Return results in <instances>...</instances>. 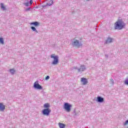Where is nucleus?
<instances>
[{
  "mask_svg": "<svg viewBox=\"0 0 128 128\" xmlns=\"http://www.w3.org/2000/svg\"><path fill=\"white\" fill-rule=\"evenodd\" d=\"M126 26V23L122 20H120L114 24L115 30H122Z\"/></svg>",
  "mask_w": 128,
  "mask_h": 128,
  "instance_id": "obj_1",
  "label": "nucleus"
},
{
  "mask_svg": "<svg viewBox=\"0 0 128 128\" xmlns=\"http://www.w3.org/2000/svg\"><path fill=\"white\" fill-rule=\"evenodd\" d=\"M72 106L69 103L66 102L64 104V108L65 109V110L67 112H70L71 108Z\"/></svg>",
  "mask_w": 128,
  "mask_h": 128,
  "instance_id": "obj_2",
  "label": "nucleus"
},
{
  "mask_svg": "<svg viewBox=\"0 0 128 128\" xmlns=\"http://www.w3.org/2000/svg\"><path fill=\"white\" fill-rule=\"evenodd\" d=\"M72 46H76V48H80L82 46V42H80L78 40H74L72 43Z\"/></svg>",
  "mask_w": 128,
  "mask_h": 128,
  "instance_id": "obj_3",
  "label": "nucleus"
},
{
  "mask_svg": "<svg viewBox=\"0 0 128 128\" xmlns=\"http://www.w3.org/2000/svg\"><path fill=\"white\" fill-rule=\"evenodd\" d=\"M51 58H54V60L52 62V64H58V56H54V54H52L50 56Z\"/></svg>",
  "mask_w": 128,
  "mask_h": 128,
  "instance_id": "obj_4",
  "label": "nucleus"
},
{
  "mask_svg": "<svg viewBox=\"0 0 128 128\" xmlns=\"http://www.w3.org/2000/svg\"><path fill=\"white\" fill-rule=\"evenodd\" d=\"M52 110L48 108H44L42 110V114L44 116H50Z\"/></svg>",
  "mask_w": 128,
  "mask_h": 128,
  "instance_id": "obj_5",
  "label": "nucleus"
},
{
  "mask_svg": "<svg viewBox=\"0 0 128 128\" xmlns=\"http://www.w3.org/2000/svg\"><path fill=\"white\" fill-rule=\"evenodd\" d=\"M74 68L78 70L79 72H84L86 70V66H84V65H82L79 68H78V67Z\"/></svg>",
  "mask_w": 128,
  "mask_h": 128,
  "instance_id": "obj_6",
  "label": "nucleus"
},
{
  "mask_svg": "<svg viewBox=\"0 0 128 128\" xmlns=\"http://www.w3.org/2000/svg\"><path fill=\"white\" fill-rule=\"evenodd\" d=\"M34 88H36L37 90H42V86L40 85L38 82H36L34 84Z\"/></svg>",
  "mask_w": 128,
  "mask_h": 128,
  "instance_id": "obj_7",
  "label": "nucleus"
},
{
  "mask_svg": "<svg viewBox=\"0 0 128 128\" xmlns=\"http://www.w3.org/2000/svg\"><path fill=\"white\" fill-rule=\"evenodd\" d=\"M112 40L114 39L110 37H108L105 41V44H110L112 42Z\"/></svg>",
  "mask_w": 128,
  "mask_h": 128,
  "instance_id": "obj_8",
  "label": "nucleus"
},
{
  "mask_svg": "<svg viewBox=\"0 0 128 128\" xmlns=\"http://www.w3.org/2000/svg\"><path fill=\"white\" fill-rule=\"evenodd\" d=\"M104 98L100 96H98L97 97V102H104Z\"/></svg>",
  "mask_w": 128,
  "mask_h": 128,
  "instance_id": "obj_9",
  "label": "nucleus"
},
{
  "mask_svg": "<svg viewBox=\"0 0 128 128\" xmlns=\"http://www.w3.org/2000/svg\"><path fill=\"white\" fill-rule=\"evenodd\" d=\"M81 82H82V84L86 86L88 84V79L86 78H82Z\"/></svg>",
  "mask_w": 128,
  "mask_h": 128,
  "instance_id": "obj_10",
  "label": "nucleus"
},
{
  "mask_svg": "<svg viewBox=\"0 0 128 128\" xmlns=\"http://www.w3.org/2000/svg\"><path fill=\"white\" fill-rule=\"evenodd\" d=\"M4 110H6V106L2 103H0V110L3 112Z\"/></svg>",
  "mask_w": 128,
  "mask_h": 128,
  "instance_id": "obj_11",
  "label": "nucleus"
},
{
  "mask_svg": "<svg viewBox=\"0 0 128 128\" xmlns=\"http://www.w3.org/2000/svg\"><path fill=\"white\" fill-rule=\"evenodd\" d=\"M31 24H33L34 26H40V23L38 22H32Z\"/></svg>",
  "mask_w": 128,
  "mask_h": 128,
  "instance_id": "obj_12",
  "label": "nucleus"
},
{
  "mask_svg": "<svg viewBox=\"0 0 128 128\" xmlns=\"http://www.w3.org/2000/svg\"><path fill=\"white\" fill-rule=\"evenodd\" d=\"M50 104L48 103H46L44 104V108H50Z\"/></svg>",
  "mask_w": 128,
  "mask_h": 128,
  "instance_id": "obj_13",
  "label": "nucleus"
},
{
  "mask_svg": "<svg viewBox=\"0 0 128 128\" xmlns=\"http://www.w3.org/2000/svg\"><path fill=\"white\" fill-rule=\"evenodd\" d=\"M58 126H59V127L60 128H66V125L64 124L59 123Z\"/></svg>",
  "mask_w": 128,
  "mask_h": 128,
  "instance_id": "obj_14",
  "label": "nucleus"
},
{
  "mask_svg": "<svg viewBox=\"0 0 128 128\" xmlns=\"http://www.w3.org/2000/svg\"><path fill=\"white\" fill-rule=\"evenodd\" d=\"M30 28L31 30H32L33 32H37V33L38 32V30H36V27L31 26Z\"/></svg>",
  "mask_w": 128,
  "mask_h": 128,
  "instance_id": "obj_15",
  "label": "nucleus"
},
{
  "mask_svg": "<svg viewBox=\"0 0 128 128\" xmlns=\"http://www.w3.org/2000/svg\"><path fill=\"white\" fill-rule=\"evenodd\" d=\"M0 8L3 10H6V7L4 6L2 3L0 4Z\"/></svg>",
  "mask_w": 128,
  "mask_h": 128,
  "instance_id": "obj_16",
  "label": "nucleus"
},
{
  "mask_svg": "<svg viewBox=\"0 0 128 128\" xmlns=\"http://www.w3.org/2000/svg\"><path fill=\"white\" fill-rule=\"evenodd\" d=\"M52 4H54V0H50L49 2H48L47 4V6H52Z\"/></svg>",
  "mask_w": 128,
  "mask_h": 128,
  "instance_id": "obj_17",
  "label": "nucleus"
},
{
  "mask_svg": "<svg viewBox=\"0 0 128 128\" xmlns=\"http://www.w3.org/2000/svg\"><path fill=\"white\" fill-rule=\"evenodd\" d=\"M10 72L12 74H14V72H16V70H14V69H10Z\"/></svg>",
  "mask_w": 128,
  "mask_h": 128,
  "instance_id": "obj_18",
  "label": "nucleus"
},
{
  "mask_svg": "<svg viewBox=\"0 0 128 128\" xmlns=\"http://www.w3.org/2000/svg\"><path fill=\"white\" fill-rule=\"evenodd\" d=\"M0 43L1 44H4V38H0Z\"/></svg>",
  "mask_w": 128,
  "mask_h": 128,
  "instance_id": "obj_19",
  "label": "nucleus"
},
{
  "mask_svg": "<svg viewBox=\"0 0 128 128\" xmlns=\"http://www.w3.org/2000/svg\"><path fill=\"white\" fill-rule=\"evenodd\" d=\"M110 84H114V79L110 78Z\"/></svg>",
  "mask_w": 128,
  "mask_h": 128,
  "instance_id": "obj_20",
  "label": "nucleus"
},
{
  "mask_svg": "<svg viewBox=\"0 0 128 128\" xmlns=\"http://www.w3.org/2000/svg\"><path fill=\"white\" fill-rule=\"evenodd\" d=\"M124 84L128 86V79H126L124 82Z\"/></svg>",
  "mask_w": 128,
  "mask_h": 128,
  "instance_id": "obj_21",
  "label": "nucleus"
},
{
  "mask_svg": "<svg viewBox=\"0 0 128 128\" xmlns=\"http://www.w3.org/2000/svg\"><path fill=\"white\" fill-rule=\"evenodd\" d=\"M24 4L26 6H30V2H26V3H24Z\"/></svg>",
  "mask_w": 128,
  "mask_h": 128,
  "instance_id": "obj_22",
  "label": "nucleus"
},
{
  "mask_svg": "<svg viewBox=\"0 0 128 128\" xmlns=\"http://www.w3.org/2000/svg\"><path fill=\"white\" fill-rule=\"evenodd\" d=\"M32 10V8H27L26 9V12H28V10Z\"/></svg>",
  "mask_w": 128,
  "mask_h": 128,
  "instance_id": "obj_23",
  "label": "nucleus"
},
{
  "mask_svg": "<svg viewBox=\"0 0 128 128\" xmlns=\"http://www.w3.org/2000/svg\"><path fill=\"white\" fill-rule=\"evenodd\" d=\"M128 124V120L125 122L124 124V126H126V124Z\"/></svg>",
  "mask_w": 128,
  "mask_h": 128,
  "instance_id": "obj_24",
  "label": "nucleus"
},
{
  "mask_svg": "<svg viewBox=\"0 0 128 128\" xmlns=\"http://www.w3.org/2000/svg\"><path fill=\"white\" fill-rule=\"evenodd\" d=\"M34 2H32V0H30V2L29 3L30 6H32V3Z\"/></svg>",
  "mask_w": 128,
  "mask_h": 128,
  "instance_id": "obj_25",
  "label": "nucleus"
},
{
  "mask_svg": "<svg viewBox=\"0 0 128 128\" xmlns=\"http://www.w3.org/2000/svg\"><path fill=\"white\" fill-rule=\"evenodd\" d=\"M45 80H50V76H48L46 78Z\"/></svg>",
  "mask_w": 128,
  "mask_h": 128,
  "instance_id": "obj_26",
  "label": "nucleus"
},
{
  "mask_svg": "<svg viewBox=\"0 0 128 128\" xmlns=\"http://www.w3.org/2000/svg\"><path fill=\"white\" fill-rule=\"evenodd\" d=\"M48 6V4H46V5L42 6L44 8H46V6Z\"/></svg>",
  "mask_w": 128,
  "mask_h": 128,
  "instance_id": "obj_27",
  "label": "nucleus"
},
{
  "mask_svg": "<svg viewBox=\"0 0 128 128\" xmlns=\"http://www.w3.org/2000/svg\"><path fill=\"white\" fill-rule=\"evenodd\" d=\"M105 58H108V54H106L105 55Z\"/></svg>",
  "mask_w": 128,
  "mask_h": 128,
  "instance_id": "obj_28",
  "label": "nucleus"
},
{
  "mask_svg": "<svg viewBox=\"0 0 128 128\" xmlns=\"http://www.w3.org/2000/svg\"><path fill=\"white\" fill-rule=\"evenodd\" d=\"M127 128H128V126L127 127Z\"/></svg>",
  "mask_w": 128,
  "mask_h": 128,
  "instance_id": "obj_29",
  "label": "nucleus"
}]
</instances>
